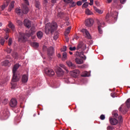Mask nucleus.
<instances>
[{"label": "nucleus", "instance_id": "1", "mask_svg": "<svg viewBox=\"0 0 130 130\" xmlns=\"http://www.w3.org/2000/svg\"><path fill=\"white\" fill-rule=\"evenodd\" d=\"M20 65H19V64H16L14 65L13 68L12 72L13 75L11 81V89H15L16 87H17V84L16 83V82H18V81H19L21 78L20 72L17 71Z\"/></svg>", "mask_w": 130, "mask_h": 130}, {"label": "nucleus", "instance_id": "2", "mask_svg": "<svg viewBox=\"0 0 130 130\" xmlns=\"http://www.w3.org/2000/svg\"><path fill=\"white\" fill-rule=\"evenodd\" d=\"M24 4H25V5L23 4L22 5V11H21L20 8H16L15 9V13L17 14V15H19V16H22L23 14H28L29 12V8L27 7V6H29V2L27 0H24Z\"/></svg>", "mask_w": 130, "mask_h": 130}, {"label": "nucleus", "instance_id": "3", "mask_svg": "<svg viewBox=\"0 0 130 130\" xmlns=\"http://www.w3.org/2000/svg\"><path fill=\"white\" fill-rule=\"evenodd\" d=\"M57 29V24L55 22L52 23H48L46 24L45 31L46 34H49L50 33H53L55 30Z\"/></svg>", "mask_w": 130, "mask_h": 130}, {"label": "nucleus", "instance_id": "4", "mask_svg": "<svg viewBox=\"0 0 130 130\" xmlns=\"http://www.w3.org/2000/svg\"><path fill=\"white\" fill-rule=\"evenodd\" d=\"M35 32H36V28L35 27L33 26L30 28L28 34L24 35L22 32H19V38L18 39L19 41L25 42V41L27 40L26 37L28 36L29 37V36H31V35H33Z\"/></svg>", "mask_w": 130, "mask_h": 130}, {"label": "nucleus", "instance_id": "5", "mask_svg": "<svg viewBox=\"0 0 130 130\" xmlns=\"http://www.w3.org/2000/svg\"><path fill=\"white\" fill-rule=\"evenodd\" d=\"M45 73L46 75L49 76V77H52V76H54V71L53 70L50 68H45Z\"/></svg>", "mask_w": 130, "mask_h": 130}, {"label": "nucleus", "instance_id": "6", "mask_svg": "<svg viewBox=\"0 0 130 130\" xmlns=\"http://www.w3.org/2000/svg\"><path fill=\"white\" fill-rule=\"evenodd\" d=\"M98 25L99 32V33H100V34H102L103 31H102V29H101V28H103L104 27V25H105V23L101 21H98Z\"/></svg>", "mask_w": 130, "mask_h": 130}, {"label": "nucleus", "instance_id": "7", "mask_svg": "<svg viewBox=\"0 0 130 130\" xmlns=\"http://www.w3.org/2000/svg\"><path fill=\"white\" fill-rule=\"evenodd\" d=\"M70 74L72 77L74 78H77L79 75H80V71L79 70H75L73 71H71L70 72Z\"/></svg>", "mask_w": 130, "mask_h": 130}, {"label": "nucleus", "instance_id": "8", "mask_svg": "<svg viewBox=\"0 0 130 130\" xmlns=\"http://www.w3.org/2000/svg\"><path fill=\"white\" fill-rule=\"evenodd\" d=\"M94 23V20L92 18L87 19L85 20V26L87 27H91Z\"/></svg>", "mask_w": 130, "mask_h": 130}, {"label": "nucleus", "instance_id": "9", "mask_svg": "<svg viewBox=\"0 0 130 130\" xmlns=\"http://www.w3.org/2000/svg\"><path fill=\"white\" fill-rule=\"evenodd\" d=\"M56 73L58 77H61V76H63V74H64L63 70H62V69L59 67L57 68V69L56 70Z\"/></svg>", "mask_w": 130, "mask_h": 130}, {"label": "nucleus", "instance_id": "10", "mask_svg": "<svg viewBox=\"0 0 130 130\" xmlns=\"http://www.w3.org/2000/svg\"><path fill=\"white\" fill-rule=\"evenodd\" d=\"M10 105L11 107H16V106L18 105V102L17 101V100L15 99H11L10 103Z\"/></svg>", "mask_w": 130, "mask_h": 130}, {"label": "nucleus", "instance_id": "11", "mask_svg": "<svg viewBox=\"0 0 130 130\" xmlns=\"http://www.w3.org/2000/svg\"><path fill=\"white\" fill-rule=\"evenodd\" d=\"M81 32L83 33V34H85L86 38L91 39V35H90V33H89V31L87 29L83 28L81 30Z\"/></svg>", "mask_w": 130, "mask_h": 130}, {"label": "nucleus", "instance_id": "12", "mask_svg": "<svg viewBox=\"0 0 130 130\" xmlns=\"http://www.w3.org/2000/svg\"><path fill=\"white\" fill-rule=\"evenodd\" d=\"M23 24L26 28H30L31 27V21L28 19H25L23 21Z\"/></svg>", "mask_w": 130, "mask_h": 130}, {"label": "nucleus", "instance_id": "13", "mask_svg": "<svg viewBox=\"0 0 130 130\" xmlns=\"http://www.w3.org/2000/svg\"><path fill=\"white\" fill-rule=\"evenodd\" d=\"M87 48L86 44L83 43V42H80L77 46V49H82V50H85Z\"/></svg>", "mask_w": 130, "mask_h": 130}, {"label": "nucleus", "instance_id": "14", "mask_svg": "<svg viewBox=\"0 0 130 130\" xmlns=\"http://www.w3.org/2000/svg\"><path fill=\"white\" fill-rule=\"evenodd\" d=\"M53 53H54V49L53 47H51L49 48L47 50V54L48 56H52V55H53Z\"/></svg>", "mask_w": 130, "mask_h": 130}, {"label": "nucleus", "instance_id": "15", "mask_svg": "<svg viewBox=\"0 0 130 130\" xmlns=\"http://www.w3.org/2000/svg\"><path fill=\"white\" fill-rule=\"evenodd\" d=\"M75 55V56H79L81 58H83V59H86V56L84 55V53L83 52H81L80 53L76 52Z\"/></svg>", "mask_w": 130, "mask_h": 130}, {"label": "nucleus", "instance_id": "16", "mask_svg": "<svg viewBox=\"0 0 130 130\" xmlns=\"http://www.w3.org/2000/svg\"><path fill=\"white\" fill-rule=\"evenodd\" d=\"M109 121L111 124H112L113 125H116V124L118 123V120L115 118H112L110 117L109 118Z\"/></svg>", "mask_w": 130, "mask_h": 130}, {"label": "nucleus", "instance_id": "17", "mask_svg": "<svg viewBox=\"0 0 130 130\" xmlns=\"http://www.w3.org/2000/svg\"><path fill=\"white\" fill-rule=\"evenodd\" d=\"M10 1L11 0H5L4 4L1 7L2 11H4V10H5V9H6V8L9 6V4H10Z\"/></svg>", "mask_w": 130, "mask_h": 130}, {"label": "nucleus", "instance_id": "18", "mask_svg": "<svg viewBox=\"0 0 130 130\" xmlns=\"http://www.w3.org/2000/svg\"><path fill=\"white\" fill-rule=\"evenodd\" d=\"M29 78V76L28 75H23L22 77L21 81L22 83H27L28 82V79Z\"/></svg>", "mask_w": 130, "mask_h": 130}, {"label": "nucleus", "instance_id": "19", "mask_svg": "<svg viewBox=\"0 0 130 130\" xmlns=\"http://www.w3.org/2000/svg\"><path fill=\"white\" fill-rule=\"evenodd\" d=\"M66 63L69 67V68H74V69L76 68V65H75L73 62H72V61L68 60L66 61Z\"/></svg>", "mask_w": 130, "mask_h": 130}, {"label": "nucleus", "instance_id": "20", "mask_svg": "<svg viewBox=\"0 0 130 130\" xmlns=\"http://www.w3.org/2000/svg\"><path fill=\"white\" fill-rule=\"evenodd\" d=\"M15 7V1H12L9 6L8 11L11 12Z\"/></svg>", "mask_w": 130, "mask_h": 130}, {"label": "nucleus", "instance_id": "21", "mask_svg": "<svg viewBox=\"0 0 130 130\" xmlns=\"http://www.w3.org/2000/svg\"><path fill=\"white\" fill-rule=\"evenodd\" d=\"M61 59L63 61H64L68 59V54L66 52L62 53Z\"/></svg>", "mask_w": 130, "mask_h": 130}, {"label": "nucleus", "instance_id": "22", "mask_svg": "<svg viewBox=\"0 0 130 130\" xmlns=\"http://www.w3.org/2000/svg\"><path fill=\"white\" fill-rule=\"evenodd\" d=\"M37 36L39 39H41L43 37V33L41 31H39L37 34Z\"/></svg>", "mask_w": 130, "mask_h": 130}, {"label": "nucleus", "instance_id": "23", "mask_svg": "<svg viewBox=\"0 0 130 130\" xmlns=\"http://www.w3.org/2000/svg\"><path fill=\"white\" fill-rule=\"evenodd\" d=\"M75 61H76V63H77V64H82V63H83L84 62V61H83V60L82 59H79L78 58H76L75 59Z\"/></svg>", "mask_w": 130, "mask_h": 130}, {"label": "nucleus", "instance_id": "24", "mask_svg": "<svg viewBox=\"0 0 130 130\" xmlns=\"http://www.w3.org/2000/svg\"><path fill=\"white\" fill-rule=\"evenodd\" d=\"M8 27H9V28H11L12 31H15V25H14V24L11 22H9Z\"/></svg>", "mask_w": 130, "mask_h": 130}, {"label": "nucleus", "instance_id": "25", "mask_svg": "<svg viewBox=\"0 0 130 130\" xmlns=\"http://www.w3.org/2000/svg\"><path fill=\"white\" fill-rule=\"evenodd\" d=\"M10 65V61L8 60H5L3 61L2 62V66H5V67H7V66Z\"/></svg>", "mask_w": 130, "mask_h": 130}, {"label": "nucleus", "instance_id": "26", "mask_svg": "<svg viewBox=\"0 0 130 130\" xmlns=\"http://www.w3.org/2000/svg\"><path fill=\"white\" fill-rule=\"evenodd\" d=\"M71 29H72L71 26H69L67 28V29L65 31V33H64L65 36H67V35H68V34H70V32Z\"/></svg>", "mask_w": 130, "mask_h": 130}, {"label": "nucleus", "instance_id": "27", "mask_svg": "<svg viewBox=\"0 0 130 130\" xmlns=\"http://www.w3.org/2000/svg\"><path fill=\"white\" fill-rule=\"evenodd\" d=\"M59 67H60V68H62V69H63L64 70H65V71H66V73L67 74H68L69 70H68V68H67V67H66V66H64V64H60Z\"/></svg>", "mask_w": 130, "mask_h": 130}, {"label": "nucleus", "instance_id": "28", "mask_svg": "<svg viewBox=\"0 0 130 130\" xmlns=\"http://www.w3.org/2000/svg\"><path fill=\"white\" fill-rule=\"evenodd\" d=\"M85 14L86 15H87L88 16H90V15H93V12L92 11H90L89 9H87L85 10Z\"/></svg>", "mask_w": 130, "mask_h": 130}, {"label": "nucleus", "instance_id": "29", "mask_svg": "<svg viewBox=\"0 0 130 130\" xmlns=\"http://www.w3.org/2000/svg\"><path fill=\"white\" fill-rule=\"evenodd\" d=\"M94 11H95V12H96V13H98V14H103V11L99 9H98L96 7H94Z\"/></svg>", "mask_w": 130, "mask_h": 130}, {"label": "nucleus", "instance_id": "30", "mask_svg": "<svg viewBox=\"0 0 130 130\" xmlns=\"http://www.w3.org/2000/svg\"><path fill=\"white\" fill-rule=\"evenodd\" d=\"M88 74L89 73H88V72L87 71L84 72H83L81 76L82 77H90V75Z\"/></svg>", "mask_w": 130, "mask_h": 130}, {"label": "nucleus", "instance_id": "31", "mask_svg": "<svg viewBox=\"0 0 130 130\" xmlns=\"http://www.w3.org/2000/svg\"><path fill=\"white\" fill-rule=\"evenodd\" d=\"M7 85V81L5 80L0 81V87H4V86H6Z\"/></svg>", "mask_w": 130, "mask_h": 130}, {"label": "nucleus", "instance_id": "32", "mask_svg": "<svg viewBox=\"0 0 130 130\" xmlns=\"http://www.w3.org/2000/svg\"><path fill=\"white\" fill-rule=\"evenodd\" d=\"M76 6H77V4L73 1L72 3H70V4L69 5L70 8H74L76 7Z\"/></svg>", "mask_w": 130, "mask_h": 130}, {"label": "nucleus", "instance_id": "33", "mask_svg": "<svg viewBox=\"0 0 130 130\" xmlns=\"http://www.w3.org/2000/svg\"><path fill=\"white\" fill-rule=\"evenodd\" d=\"M36 7L39 10L40 9L41 7L40 6V3H39V2L37 1L36 2Z\"/></svg>", "mask_w": 130, "mask_h": 130}, {"label": "nucleus", "instance_id": "34", "mask_svg": "<svg viewBox=\"0 0 130 130\" xmlns=\"http://www.w3.org/2000/svg\"><path fill=\"white\" fill-rule=\"evenodd\" d=\"M126 105L128 108H129L130 107V99H128L127 100V101L125 102Z\"/></svg>", "mask_w": 130, "mask_h": 130}, {"label": "nucleus", "instance_id": "35", "mask_svg": "<svg viewBox=\"0 0 130 130\" xmlns=\"http://www.w3.org/2000/svg\"><path fill=\"white\" fill-rule=\"evenodd\" d=\"M63 2L66 5H69V4L73 3V0H63Z\"/></svg>", "mask_w": 130, "mask_h": 130}, {"label": "nucleus", "instance_id": "36", "mask_svg": "<svg viewBox=\"0 0 130 130\" xmlns=\"http://www.w3.org/2000/svg\"><path fill=\"white\" fill-rule=\"evenodd\" d=\"M32 46H33L34 47H35L36 48H37V47H38V46H39V44H38V43H32L31 44Z\"/></svg>", "mask_w": 130, "mask_h": 130}, {"label": "nucleus", "instance_id": "37", "mask_svg": "<svg viewBox=\"0 0 130 130\" xmlns=\"http://www.w3.org/2000/svg\"><path fill=\"white\" fill-rule=\"evenodd\" d=\"M0 43L1 45H4V44H5V39H4V38L0 39Z\"/></svg>", "mask_w": 130, "mask_h": 130}, {"label": "nucleus", "instance_id": "38", "mask_svg": "<svg viewBox=\"0 0 130 130\" xmlns=\"http://www.w3.org/2000/svg\"><path fill=\"white\" fill-rule=\"evenodd\" d=\"M89 6V3L88 2L85 3L83 5L82 7L83 8H88V6Z\"/></svg>", "mask_w": 130, "mask_h": 130}, {"label": "nucleus", "instance_id": "39", "mask_svg": "<svg viewBox=\"0 0 130 130\" xmlns=\"http://www.w3.org/2000/svg\"><path fill=\"white\" fill-rule=\"evenodd\" d=\"M17 23L19 26H22V25H23V22L21 20H17Z\"/></svg>", "mask_w": 130, "mask_h": 130}, {"label": "nucleus", "instance_id": "40", "mask_svg": "<svg viewBox=\"0 0 130 130\" xmlns=\"http://www.w3.org/2000/svg\"><path fill=\"white\" fill-rule=\"evenodd\" d=\"M8 112H4L3 113V117H6V118H8Z\"/></svg>", "mask_w": 130, "mask_h": 130}, {"label": "nucleus", "instance_id": "41", "mask_svg": "<svg viewBox=\"0 0 130 130\" xmlns=\"http://www.w3.org/2000/svg\"><path fill=\"white\" fill-rule=\"evenodd\" d=\"M13 43V41L11 39H9V42H8V45L9 46H11L12 45V43Z\"/></svg>", "mask_w": 130, "mask_h": 130}, {"label": "nucleus", "instance_id": "42", "mask_svg": "<svg viewBox=\"0 0 130 130\" xmlns=\"http://www.w3.org/2000/svg\"><path fill=\"white\" fill-rule=\"evenodd\" d=\"M76 47H70L69 48L70 50H71V51H74L76 50Z\"/></svg>", "mask_w": 130, "mask_h": 130}, {"label": "nucleus", "instance_id": "43", "mask_svg": "<svg viewBox=\"0 0 130 130\" xmlns=\"http://www.w3.org/2000/svg\"><path fill=\"white\" fill-rule=\"evenodd\" d=\"M66 51H67V46H64L63 47V48L61 49V51H62L63 52H66Z\"/></svg>", "mask_w": 130, "mask_h": 130}, {"label": "nucleus", "instance_id": "44", "mask_svg": "<svg viewBox=\"0 0 130 130\" xmlns=\"http://www.w3.org/2000/svg\"><path fill=\"white\" fill-rule=\"evenodd\" d=\"M100 118L102 120H104V119H105V115H102L101 116H100Z\"/></svg>", "mask_w": 130, "mask_h": 130}, {"label": "nucleus", "instance_id": "45", "mask_svg": "<svg viewBox=\"0 0 130 130\" xmlns=\"http://www.w3.org/2000/svg\"><path fill=\"white\" fill-rule=\"evenodd\" d=\"M4 104H8L9 103V100L8 99H5L3 102Z\"/></svg>", "mask_w": 130, "mask_h": 130}, {"label": "nucleus", "instance_id": "46", "mask_svg": "<svg viewBox=\"0 0 130 130\" xmlns=\"http://www.w3.org/2000/svg\"><path fill=\"white\" fill-rule=\"evenodd\" d=\"M93 3H94V0H90V3H89V5L90 6H93Z\"/></svg>", "mask_w": 130, "mask_h": 130}, {"label": "nucleus", "instance_id": "47", "mask_svg": "<svg viewBox=\"0 0 130 130\" xmlns=\"http://www.w3.org/2000/svg\"><path fill=\"white\" fill-rule=\"evenodd\" d=\"M82 2H81V1H78L77 3V6H82Z\"/></svg>", "mask_w": 130, "mask_h": 130}, {"label": "nucleus", "instance_id": "48", "mask_svg": "<svg viewBox=\"0 0 130 130\" xmlns=\"http://www.w3.org/2000/svg\"><path fill=\"white\" fill-rule=\"evenodd\" d=\"M126 2V0H120V3H121V4H125V2Z\"/></svg>", "mask_w": 130, "mask_h": 130}, {"label": "nucleus", "instance_id": "49", "mask_svg": "<svg viewBox=\"0 0 130 130\" xmlns=\"http://www.w3.org/2000/svg\"><path fill=\"white\" fill-rule=\"evenodd\" d=\"M113 115L114 117H117V116H118V114L116 113H113Z\"/></svg>", "mask_w": 130, "mask_h": 130}, {"label": "nucleus", "instance_id": "50", "mask_svg": "<svg viewBox=\"0 0 130 130\" xmlns=\"http://www.w3.org/2000/svg\"><path fill=\"white\" fill-rule=\"evenodd\" d=\"M118 119L120 121V122H122V117L121 116H119L118 117Z\"/></svg>", "mask_w": 130, "mask_h": 130}, {"label": "nucleus", "instance_id": "51", "mask_svg": "<svg viewBox=\"0 0 130 130\" xmlns=\"http://www.w3.org/2000/svg\"><path fill=\"white\" fill-rule=\"evenodd\" d=\"M7 52H8V53H11V52H12V49H11L10 48H8L7 50Z\"/></svg>", "mask_w": 130, "mask_h": 130}, {"label": "nucleus", "instance_id": "52", "mask_svg": "<svg viewBox=\"0 0 130 130\" xmlns=\"http://www.w3.org/2000/svg\"><path fill=\"white\" fill-rule=\"evenodd\" d=\"M13 57H14V58H17V56H18V54L17 53H15V54L13 55Z\"/></svg>", "mask_w": 130, "mask_h": 130}, {"label": "nucleus", "instance_id": "53", "mask_svg": "<svg viewBox=\"0 0 130 130\" xmlns=\"http://www.w3.org/2000/svg\"><path fill=\"white\" fill-rule=\"evenodd\" d=\"M47 49V47H46V46H43V50H44V51H46Z\"/></svg>", "mask_w": 130, "mask_h": 130}, {"label": "nucleus", "instance_id": "54", "mask_svg": "<svg viewBox=\"0 0 130 130\" xmlns=\"http://www.w3.org/2000/svg\"><path fill=\"white\" fill-rule=\"evenodd\" d=\"M111 96L113 98H115V93H111Z\"/></svg>", "mask_w": 130, "mask_h": 130}, {"label": "nucleus", "instance_id": "55", "mask_svg": "<svg viewBox=\"0 0 130 130\" xmlns=\"http://www.w3.org/2000/svg\"><path fill=\"white\" fill-rule=\"evenodd\" d=\"M58 38V35H56L54 37V39L55 40H56V39H57Z\"/></svg>", "mask_w": 130, "mask_h": 130}, {"label": "nucleus", "instance_id": "56", "mask_svg": "<svg viewBox=\"0 0 130 130\" xmlns=\"http://www.w3.org/2000/svg\"><path fill=\"white\" fill-rule=\"evenodd\" d=\"M66 40L67 42H69V41H70V39H69V38L68 37H66Z\"/></svg>", "mask_w": 130, "mask_h": 130}, {"label": "nucleus", "instance_id": "57", "mask_svg": "<svg viewBox=\"0 0 130 130\" xmlns=\"http://www.w3.org/2000/svg\"><path fill=\"white\" fill-rule=\"evenodd\" d=\"M65 83H67V84H69V83H70V80L66 79L65 80Z\"/></svg>", "mask_w": 130, "mask_h": 130}, {"label": "nucleus", "instance_id": "58", "mask_svg": "<svg viewBox=\"0 0 130 130\" xmlns=\"http://www.w3.org/2000/svg\"><path fill=\"white\" fill-rule=\"evenodd\" d=\"M5 39L8 40L9 39V35H6V37H5Z\"/></svg>", "mask_w": 130, "mask_h": 130}, {"label": "nucleus", "instance_id": "59", "mask_svg": "<svg viewBox=\"0 0 130 130\" xmlns=\"http://www.w3.org/2000/svg\"><path fill=\"white\" fill-rule=\"evenodd\" d=\"M57 57H58V58H60V57H61V55H60V54H58Z\"/></svg>", "mask_w": 130, "mask_h": 130}, {"label": "nucleus", "instance_id": "60", "mask_svg": "<svg viewBox=\"0 0 130 130\" xmlns=\"http://www.w3.org/2000/svg\"><path fill=\"white\" fill-rule=\"evenodd\" d=\"M112 2V0H107V3L108 4H110V3H111Z\"/></svg>", "mask_w": 130, "mask_h": 130}, {"label": "nucleus", "instance_id": "61", "mask_svg": "<svg viewBox=\"0 0 130 130\" xmlns=\"http://www.w3.org/2000/svg\"><path fill=\"white\" fill-rule=\"evenodd\" d=\"M122 106H123V105H122L121 106L119 107V111H121V108H122L121 107H122Z\"/></svg>", "mask_w": 130, "mask_h": 130}, {"label": "nucleus", "instance_id": "62", "mask_svg": "<svg viewBox=\"0 0 130 130\" xmlns=\"http://www.w3.org/2000/svg\"><path fill=\"white\" fill-rule=\"evenodd\" d=\"M121 8V5H120V7H117V9H118V10H119Z\"/></svg>", "mask_w": 130, "mask_h": 130}, {"label": "nucleus", "instance_id": "63", "mask_svg": "<svg viewBox=\"0 0 130 130\" xmlns=\"http://www.w3.org/2000/svg\"><path fill=\"white\" fill-rule=\"evenodd\" d=\"M52 3H56V0H51Z\"/></svg>", "mask_w": 130, "mask_h": 130}, {"label": "nucleus", "instance_id": "64", "mask_svg": "<svg viewBox=\"0 0 130 130\" xmlns=\"http://www.w3.org/2000/svg\"><path fill=\"white\" fill-rule=\"evenodd\" d=\"M44 3L45 4H47V0H44Z\"/></svg>", "mask_w": 130, "mask_h": 130}]
</instances>
